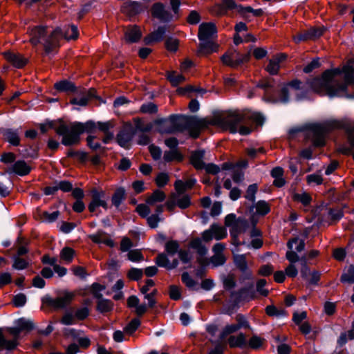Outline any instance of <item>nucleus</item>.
Instances as JSON below:
<instances>
[{"label": "nucleus", "mask_w": 354, "mask_h": 354, "mask_svg": "<svg viewBox=\"0 0 354 354\" xmlns=\"http://www.w3.org/2000/svg\"><path fill=\"white\" fill-rule=\"evenodd\" d=\"M264 120V117L258 112L249 110L235 111L226 115L216 117L211 121L194 116L187 117L185 129L188 130L190 136L194 138L198 137L202 129L209 125L219 127L232 133L239 132L241 135H248L252 132V128L241 125V124H248L252 122L257 125H262Z\"/></svg>", "instance_id": "1"}, {"label": "nucleus", "mask_w": 354, "mask_h": 354, "mask_svg": "<svg viewBox=\"0 0 354 354\" xmlns=\"http://www.w3.org/2000/svg\"><path fill=\"white\" fill-rule=\"evenodd\" d=\"M310 84L313 90L321 95L354 98V68L347 65L342 69L326 71Z\"/></svg>", "instance_id": "2"}, {"label": "nucleus", "mask_w": 354, "mask_h": 354, "mask_svg": "<svg viewBox=\"0 0 354 354\" xmlns=\"http://www.w3.org/2000/svg\"><path fill=\"white\" fill-rule=\"evenodd\" d=\"M336 129H344L348 133L351 145L354 147V122L347 119L329 120L323 124H310L306 129L305 136L314 146L322 147L325 145L326 133Z\"/></svg>", "instance_id": "3"}, {"label": "nucleus", "mask_w": 354, "mask_h": 354, "mask_svg": "<svg viewBox=\"0 0 354 354\" xmlns=\"http://www.w3.org/2000/svg\"><path fill=\"white\" fill-rule=\"evenodd\" d=\"M95 124L92 121L85 123L75 122L68 124L61 123L56 129V133L62 136V143L66 146L76 145L80 141V136L84 132H91Z\"/></svg>", "instance_id": "4"}, {"label": "nucleus", "mask_w": 354, "mask_h": 354, "mask_svg": "<svg viewBox=\"0 0 354 354\" xmlns=\"http://www.w3.org/2000/svg\"><path fill=\"white\" fill-rule=\"evenodd\" d=\"M61 34L59 28L49 32L44 26H36L30 31V41L34 46L42 44L46 52L49 53L57 46Z\"/></svg>", "instance_id": "5"}, {"label": "nucleus", "mask_w": 354, "mask_h": 354, "mask_svg": "<svg viewBox=\"0 0 354 354\" xmlns=\"http://www.w3.org/2000/svg\"><path fill=\"white\" fill-rule=\"evenodd\" d=\"M180 245L177 241H169L165 243V250L166 253L159 254L156 259V263L162 268L168 270L176 268L178 265V260L174 259L171 261L169 259V256L172 257L178 253Z\"/></svg>", "instance_id": "6"}, {"label": "nucleus", "mask_w": 354, "mask_h": 354, "mask_svg": "<svg viewBox=\"0 0 354 354\" xmlns=\"http://www.w3.org/2000/svg\"><path fill=\"white\" fill-rule=\"evenodd\" d=\"M226 229L216 223H213L209 229L202 233V239L205 242H209L212 239L221 240L227 236Z\"/></svg>", "instance_id": "7"}, {"label": "nucleus", "mask_w": 354, "mask_h": 354, "mask_svg": "<svg viewBox=\"0 0 354 354\" xmlns=\"http://www.w3.org/2000/svg\"><path fill=\"white\" fill-rule=\"evenodd\" d=\"M8 331L10 335L14 336L15 339L13 340H6L2 333V331L0 330V348H4L8 350H12L15 348L17 345V339L21 333L20 328L17 327L9 328Z\"/></svg>", "instance_id": "8"}, {"label": "nucleus", "mask_w": 354, "mask_h": 354, "mask_svg": "<svg viewBox=\"0 0 354 354\" xmlns=\"http://www.w3.org/2000/svg\"><path fill=\"white\" fill-rule=\"evenodd\" d=\"M225 249V245L221 243H216L212 251L214 255L210 259V262L214 267H218L225 263L226 258L223 254V250Z\"/></svg>", "instance_id": "9"}, {"label": "nucleus", "mask_w": 354, "mask_h": 354, "mask_svg": "<svg viewBox=\"0 0 354 354\" xmlns=\"http://www.w3.org/2000/svg\"><path fill=\"white\" fill-rule=\"evenodd\" d=\"M217 32L216 25L213 23L201 24L198 29V39L200 41H206L214 37Z\"/></svg>", "instance_id": "10"}, {"label": "nucleus", "mask_w": 354, "mask_h": 354, "mask_svg": "<svg viewBox=\"0 0 354 354\" xmlns=\"http://www.w3.org/2000/svg\"><path fill=\"white\" fill-rule=\"evenodd\" d=\"M100 206L104 209L108 207L106 201L104 199V192L93 189L92 191V201L88 205V209L91 212H93Z\"/></svg>", "instance_id": "11"}, {"label": "nucleus", "mask_w": 354, "mask_h": 354, "mask_svg": "<svg viewBox=\"0 0 354 354\" xmlns=\"http://www.w3.org/2000/svg\"><path fill=\"white\" fill-rule=\"evenodd\" d=\"M249 225L245 219L239 218L235 223L233 225L232 228L230 230V234L233 239V243L239 245L238 242V235L240 233L245 232Z\"/></svg>", "instance_id": "12"}, {"label": "nucleus", "mask_w": 354, "mask_h": 354, "mask_svg": "<svg viewBox=\"0 0 354 354\" xmlns=\"http://www.w3.org/2000/svg\"><path fill=\"white\" fill-rule=\"evenodd\" d=\"M75 297L71 292H65L62 295L50 301L49 304L55 308H64L71 304Z\"/></svg>", "instance_id": "13"}, {"label": "nucleus", "mask_w": 354, "mask_h": 354, "mask_svg": "<svg viewBox=\"0 0 354 354\" xmlns=\"http://www.w3.org/2000/svg\"><path fill=\"white\" fill-rule=\"evenodd\" d=\"M3 55L8 62L18 68L24 67L28 61L22 55L14 52H5Z\"/></svg>", "instance_id": "14"}, {"label": "nucleus", "mask_w": 354, "mask_h": 354, "mask_svg": "<svg viewBox=\"0 0 354 354\" xmlns=\"http://www.w3.org/2000/svg\"><path fill=\"white\" fill-rule=\"evenodd\" d=\"M151 14L153 17L163 21H168L171 16L169 12L165 10V6L161 3H156L151 8Z\"/></svg>", "instance_id": "15"}, {"label": "nucleus", "mask_w": 354, "mask_h": 354, "mask_svg": "<svg viewBox=\"0 0 354 354\" xmlns=\"http://www.w3.org/2000/svg\"><path fill=\"white\" fill-rule=\"evenodd\" d=\"M301 84V81L298 80H294L291 81L288 84L284 86L280 92V96L278 99L274 100V102L286 103L288 101V93L289 87L295 89H299Z\"/></svg>", "instance_id": "16"}, {"label": "nucleus", "mask_w": 354, "mask_h": 354, "mask_svg": "<svg viewBox=\"0 0 354 354\" xmlns=\"http://www.w3.org/2000/svg\"><path fill=\"white\" fill-rule=\"evenodd\" d=\"M167 124H170L171 127L172 133L176 131H182L185 129L187 117L179 115H171Z\"/></svg>", "instance_id": "17"}, {"label": "nucleus", "mask_w": 354, "mask_h": 354, "mask_svg": "<svg viewBox=\"0 0 354 354\" xmlns=\"http://www.w3.org/2000/svg\"><path fill=\"white\" fill-rule=\"evenodd\" d=\"M142 9V6L136 1H127L121 8L122 12L128 16H133L141 12Z\"/></svg>", "instance_id": "18"}, {"label": "nucleus", "mask_w": 354, "mask_h": 354, "mask_svg": "<svg viewBox=\"0 0 354 354\" xmlns=\"http://www.w3.org/2000/svg\"><path fill=\"white\" fill-rule=\"evenodd\" d=\"M89 239L96 243H104L111 248L114 247V241L106 236V234L103 231H98L97 233L88 236Z\"/></svg>", "instance_id": "19"}, {"label": "nucleus", "mask_w": 354, "mask_h": 354, "mask_svg": "<svg viewBox=\"0 0 354 354\" xmlns=\"http://www.w3.org/2000/svg\"><path fill=\"white\" fill-rule=\"evenodd\" d=\"M139 302H140L139 299L136 296H134V295L130 296L127 299L128 306L129 308H135L136 313L138 316H142L147 312V305L140 304Z\"/></svg>", "instance_id": "20"}, {"label": "nucleus", "mask_w": 354, "mask_h": 354, "mask_svg": "<svg viewBox=\"0 0 354 354\" xmlns=\"http://www.w3.org/2000/svg\"><path fill=\"white\" fill-rule=\"evenodd\" d=\"M166 32L165 26H160L150 35L145 38L146 44H151L152 42L160 41L163 39Z\"/></svg>", "instance_id": "21"}, {"label": "nucleus", "mask_w": 354, "mask_h": 354, "mask_svg": "<svg viewBox=\"0 0 354 354\" xmlns=\"http://www.w3.org/2000/svg\"><path fill=\"white\" fill-rule=\"evenodd\" d=\"M205 156V151L199 150L193 152L190 157L192 165L196 169H203L205 167V163L203 160Z\"/></svg>", "instance_id": "22"}, {"label": "nucleus", "mask_w": 354, "mask_h": 354, "mask_svg": "<svg viewBox=\"0 0 354 354\" xmlns=\"http://www.w3.org/2000/svg\"><path fill=\"white\" fill-rule=\"evenodd\" d=\"M31 167L24 160H17L12 166V172L19 176H26L30 173Z\"/></svg>", "instance_id": "23"}, {"label": "nucleus", "mask_w": 354, "mask_h": 354, "mask_svg": "<svg viewBox=\"0 0 354 354\" xmlns=\"http://www.w3.org/2000/svg\"><path fill=\"white\" fill-rule=\"evenodd\" d=\"M141 36V31L138 26L129 27L125 32V39L129 43L138 41Z\"/></svg>", "instance_id": "24"}, {"label": "nucleus", "mask_w": 354, "mask_h": 354, "mask_svg": "<svg viewBox=\"0 0 354 354\" xmlns=\"http://www.w3.org/2000/svg\"><path fill=\"white\" fill-rule=\"evenodd\" d=\"M3 137L7 142L13 146H19L20 144V138L17 130L6 129L3 132Z\"/></svg>", "instance_id": "25"}, {"label": "nucleus", "mask_w": 354, "mask_h": 354, "mask_svg": "<svg viewBox=\"0 0 354 354\" xmlns=\"http://www.w3.org/2000/svg\"><path fill=\"white\" fill-rule=\"evenodd\" d=\"M228 343L230 347H245L247 345L246 337L243 333H240L237 336H230L228 339Z\"/></svg>", "instance_id": "26"}, {"label": "nucleus", "mask_w": 354, "mask_h": 354, "mask_svg": "<svg viewBox=\"0 0 354 354\" xmlns=\"http://www.w3.org/2000/svg\"><path fill=\"white\" fill-rule=\"evenodd\" d=\"M218 46L209 40L201 41L199 53L202 55H207L213 52L217 51Z\"/></svg>", "instance_id": "27"}, {"label": "nucleus", "mask_w": 354, "mask_h": 354, "mask_svg": "<svg viewBox=\"0 0 354 354\" xmlns=\"http://www.w3.org/2000/svg\"><path fill=\"white\" fill-rule=\"evenodd\" d=\"M236 55H238L236 51L227 52L221 57V61L223 64L226 66L236 68L238 66V64H236Z\"/></svg>", "instance_id": "28"}, {"label": "nucleus", "mask_w": 354, "mask_h": 354, "mask_svg": "<svg viewBox=\"0 0 354 354\" xmlns=\"http://www.w3.org/2000/svg\"><path fill=\"white\" fill-rule=\"evenodd\" d=\"M132 139L131 133L127 131H120L117 136L118 143L124 148L128 149L130 146V142Z\"/></svg>", "instance_id": "29"}, {"label": "nucleus", "mask_w": 354, "mask_h": 354, "mask_svg": "<svg viewBox=\"0 0 354 354\" xmlns=\"http://www.w3.org/2000/svg\"><path fill=\"white\" fill-rule=\"evenodd\" d=\"M166 196L162 191L159 189L155 190L153 194L147 198L146 203L149 205H153L156 203L165 201Z\"/></svg>", "instance_id": "30"}, {"label": "nucleus", "mask_w": 354, "mask_h": 354, "mask_svg": "<svg viewBox=\"0 0 354 354\" xmlns=\"http://www.w3.org/2000/svg\"><path fill=\"white\" fill-rule=\"evenodd\" d=\"M163 159L165 162H167L173 160L180 162L183 160V156L176 149H174L170 151H165Z\"/></svg>", "instance_id": "31"}, {"label": "nucleus", "mask_w": 354, "mask_h": 354, "mask_svg": "<svg viewBox=\"0 0 354 354\" xmlns=\"http://www.w3.org/2000/svg\"><path fill=\"white\" fill-rule=\"evenodd\" d=\"M62 34L59 39L64 36L66 39H75L78 37L79 32L77 28L74 25H71L65 28L64 32L61 30Z\"/></svg>", "instance_id": "32"}, {"label": "nucleus", "mask_w": 354, "mask_h": 354, "mask_svg": "<svg viewBox=\"0 0 354 354\" xmlns=\"http://www.w3.org/2000/svg\"><path fill=\"white\" fill-rule=\"evenodd\" d=\"M256 209V214L260 216H264L270 211L269 203L265 201L261 200L256 203L254 205Z\"/></svg>", "instance_id": "33"}, {"label": "nucleus", "mask_w": 354, "mask_h": 354, "mask_svg": "<svg viewBox=\"0 0 354 354\" xmlns=\"http://www.w3.org/2000/svg\"><path fill=\"white\" fill-rule=\"evenodd\" d=\"M190 247L196 250L197 253L201 256H203L207 254V249L203 244L202 240L199 238L194 239L190 242Z\"/></svg>", "instance_id": "34"}, {"label": "nucleus", "mask_w": 354, "mask_h": 354, "mask_svg": "<svg viewBox=\"0 0 354 354\" xmlns=\"http://www.w3.org/2000/svg\"><path fill=\"white\" fill-rule=\"evenodd\" d=\"M167 77L174 86H178L185 80V77L183 75L175 71L168 72Z\"/></svg>", "instance_id": "35"}, {"label": "nucleus", "mask_w": 354, "mask_h": 354, "mask_svg": "<svg viewBox=\"0 0 354 354\" xmlns=\"http://www.w3.org/2000/svg\"><path fill=\"white\" fill-rule=\"evenodd\" d=\"M293 199L295 201L301 203L304 206H308L312 201L311 196L306 192L295 194L293 195Z\"/></svg>", "instance_id": "36"}, {"label": "nucleus", "mask_w": 354, "mask_h": 354, "mask_svg": "<svg viewBox=\"0 0 354 354\" xmlns=\"http://www.w3.org/2000/svg\"><path fill=\"white\" fill-rule=\"evenodd\" d=\"M75 250L71 248L65 247L60 252V258L66 263H70L74 257Z\"/></svg>", "instance_id": "37"}, {"label": "nucleus", "mask_w": 354, "mask_h": 354, "mask_svg": "<svg viewBox=\"0 0 354 354\" xmlns=\"http://www.w3.org/2000/svg\"><path fill=\"white\" fill-rule=\"evenodd\" d=\"M113 304L108 299H100L97 302V309L102 313H108L113 309Z\"/></svg>", "instance_id": "38"}, {"label": "nucleus", "mask_w": 354, "mask_h": 354, "mask_svg": "<svg viewBox=\"0 0 354 354\" xmlns=\"http://www.w3.org/2000/svg\"><path fill=\"white\" fill-rule=\"evenodd\" d=\"M169 119L159 120L156 122L157 129L161 133H172L171 124H167Z\"/></svg>", "instance_id": "39"}, {"label": "nucleus", "mask_w": 354, "mask_h": 354, "mask_svg": "<svg viewBox=\"0 0 354 354\" xmlns=\"http://www.w3.org/2000/svg\"><path fill=\"white\" fill-rule=\"evenodd\" d=\"M125 190L123 188H118L112 196V203L115 207H118L124 199Z\"/></svg>", "instance_id": "40"}, {"label": "nucleus", "mask_w": 354, "mask_h": 354, "mask_svg": "<svg viewBox=\"0 0 354 354\" xmlns=\"http://www.w3.org/2000/svg\"><path fill=\"white\" fill-rule=\"evenodd\" d=\"M295 245V250L298 252H301L304 250L305 243L304 240L299 239V238H293L288 242V247L290 249H293V245Z\"/></svg>", "instance_id": "41"}, {"label": "nucleus", "mask_w": 354, "mask_h": 354, "mask_svg": "<svg viewBox=\"0 0 354 354\" xmlns=\"http://www.w3.org/2000/svg\"><path fill=\"white\" fill-rule=\"evenodd\" d=\"M55 88L59 91H74L75 86L73 83L67 80L60 81L55 84Z\"/></svg>", "instance_id": "42"}, {"label": "nucleus", "mask_w": 354, "mask_h": 354, "mask_svg": "<svg viewBox=\"0 0 354 354\" xmlns=\"http://www.w3.org/2000/svg\"><path fill=\"white\" fill-rule=\"evenodd\" d=\"M94 90H90L88 94L86 96H83L80 98H74L71 100V103L73 104H77L80 106H86L89 99L94 96Z\"/></svg>", "instance_id": "43"}, {"label": "nucleus", "mask_w": 354, "mask_h": 354, "mask_svg": "<svg viewBox=\"0 0 354 354\" xmlns=\"http://www.w3.org/2000/svg\"><path fill=\"white\" fill-rule=\"evenodd\" d=\"M12 268L16 270H24L29 265V261L19 257H13Z\"/></svg>", "instance_id": "44"}, {"label": "nucleus", "mask_w": 354, "mask_h": 354, "mask_svg": "<svg viewBox=\"0 0 354 354\" xmlns=\"http://www.w3.org/2000/svg\"><path fill=\"white\" fill-rule=\"evenodd\" d=\"M280 64L277 60L274 58L269 60V63L266 67V71L272 75H277L279 71Z\"/></svg>", "instance_id": "45"}, {"label": "nucleus", "mask_w": 354, "mask_h": 354, "mask_svg": "<svg viewBox=\"0 0 354 354\" xmlns=\"http://www.w3.org/2000/svg\"><path fill=\"white\" fill-rule=\"evenodd\" d=\"M127 257L128 259L133 262H139L144 259V256L140 250H129Z\"/></svg>", "instance_id": "46"}, {"label": "nucleus", "mask_w": 354, "mask_h": 354, "mask_svg": "<svg viewBox=\"0 0 354 354\" xmlns=\"http://www.w3.org/2000/svg\"><path fill=\"white\" fill-rule=\"evenodd\" d=\"M266 313L269 316L281 317L286 315V310L283 309H277L274 306H268L266 308Z\"/></svg>", "instance_id": "47"}, {"label": "nucleus", "mask_w": 354, "mask_h": 354, "mask_svg": "<svg viewBox=\"0 0 354 354\" xmlns=\"http://www.w3.org/2000/svg\"><path fill=\"white\" fill-rule=\"evenodd\" d=\"M140 325V321L138 319H133L124 328V331L129 335H132Z\"/></svg>", "instance_id": "48"}, {"label": "nucleus", "mask_w": 354, "mask_h": 354, "mask_svg": "<svg viewBox=\"0 0 354 354\" xmlns=\"http://www.w3.org/2000/svg\"><path fill=\"white\" fill-rule=\"evenodd\" d=\"M59 215V211H55L52 213H49L48 212H43L41 216V219L44 222L52 223L57 219Z\"/></svg>", "instance_id": "49"}, {"label": "nucleus", "mask_w": 354, "mask_h": 354, "mask_svg": "<svg viewBox=\"0 0 354 354\" xmlns=\"http://www.w3.org/2000/svg\"><path fill=\"white\" fill-rule=\"evenodd\" d=\"M258 190V186L257 184H252L248 186L245 197L248 201L254 202L255 201V195Z\"/></svg>", "instance_id": "50"}, {"label": "nucleus", "mask_w": 354, "mask_h": 354, "mask_svg": "<svg viewBox=\"0 0 354 354\" xmlns=\"http://www.w3.org/2000/svg\"><path fill=\"white\" fill-rule=\"evenodd\" d=\"M240 295L243 299L250 301L255 298V292L252 288H245L240 290Z\"/></svg>", "instance_id": "51"}, {"label": "nucleus", "mask_w": 354, "mask_h": 354, "mask_svg": "<svg viewBox=\"0 0 354 354\" xmlns=\"http://www.w3.org/2000/svg\"><path fill=\"white\" fill-rule=\"evenodd\" d=\"M169 180V176L167 173H160L155 181L158 187H162L165 186Z\"/></svg>", "instance_id": "52"}, {"label": "nucleus", "mask_w": 354, "mask_h": 354, "mask_svg": "<svg viewBox=\"0 0 354 354\" xmlns=\"http://www.w3.org/2000/svg\"><path fill=\"white\" fill-rule=\"evenodd\" d=\"M306 181L309 185H321L323 182V178L319 174H313L306 176Z\"/></svg>", "instance_id": "53"}, {"label": "nucleus", "mask_w": 354, "mask_h": 354, "mask_svg": "<svg viewBox=\"0 0 354 354\" xmlns=\"http://www.w3.org/2000/svg\"><path fill=\"white\" fill-rule=\"evenodd\" d=\"M157 111V106L152 102L143 104L140 107V111L143 113H156Z\"/></svg>", "instance_id": "54"}, {"label": "nucleus", "mask_w": 354, "mask_h": 354, "mask_svg": "<svg viewBox=\"0 0 354 354\" xmlns=\"http://www.w3.org/2000/svg\"><path fill=\"white\" fill-rule=\"evenodd\" d=\"M341 281L349 283L354 282V267H351L346 272L342 275Z\"/></svg>", "instance_id": "55"}, {"label": "nucleus", "mask_w": 354, "mask_h": 354, "mask_svg": "<svg viewBox=\"0 0 354 354\" xmlns=\"http://www.w3.org/2000/svg\"><path fill=\"white\" fill-rule=\"evenodd\" d=\"M263 339L257 335H254L250 339L248 342V345L250 348L257 349L259 348L263 344Z\"/></svg>", "instance_id": "56"}, {"label": "nucleus", "mask_w": 354, "mask_h": 354, "mask_svg": "<svg viewBox=\"0 0 354 354\" xmlns=\"http://www.w3.org/2000/svg\"><path fill=\"white\" fill-rule=\"evenodd\" d=\"M12 301L16 307H22L26 303V296L23 293H19L14 297Z\"/></svg>", "instance_id": "57"}, {"label": "nucleus", "mask_w": 354, "mask_h": 354, "mask_svg": "<svg viewBox=\"0 0 354 354\" xmlns=\"http://www.w3.org/2000/svg\"><path fill=\"white\" fill-rule=\"evenodd\" d=\"M133 247L132 241L128 237H123L120 242V249L122 252H127Z\"/></svg>", "instance_id": "58"}, {"label": "nucleus", "mask_w": 354, "mask_h": 354, "mask_svg": "<svg viewBox=\"0 0 354 354\" xmlns=\"http://www.w3.org/2000/svg\"><path fill=\"white\" fill-rule=\"evenodd\" d=\"M234 261L236 266L242 271L247 269V263L243 255H237L234 257Z\"/></svg>", "instance_id": "59"}, {"label": "nucleus", "mask_w": 354, "mask_h": 354, "mask_svg": "<svg viewBox=\"0 0 354 354\" xmlns=\"http://www.w3.org/2000/svg\"><path fill=\"white\" fill-rule=\"evenodd\" d=\"M142 270L138 268H131L128 272V277L131 280L137 281L142 277Z\"/></svg>", "instance_id": "60"}, {"label": "nucleus", "mask_w": 354, "mask_h": 354, "mask_svg": "<svg viewBox=\"0 0 354 354\" xmlns=\"http://www.w3.org/2000/svg\"><path fill=\"white\" fill-rule=\"evenodd\" d=\"M17 328H20V331L21 332L23 330H31L33 326L30 322L22 318L17 321Z\"/></svg>", "instance_id": "61"}, {"label": "nucleus", "mask_w": 354, "mask_h": 354, "mask_svg": "<svg viewBox=\"0 0 354 354\" xmlns=\"http://www.w3.org/2000/svg\"><path fill=\"white\" fill-rule=\"evenodd\" d=\"M176 205L178 206L181 209H186L190 205V198L188 196H183L180 198H176Z\"/></svg>", "instance_id": "62"}, {"label": "nucleus", "mask_w": 354, "mask_h": 354, "mask_svg": "<svg viewBox=\"0 0 354 354\" xmlns=\"http://www.w3.org/2000/svg\"><path fill=\"white\" fill-rule=\"evenodd\" d=\"M89 315V310L87 307H82L77 309L75 314V317L79 320H84Z\"/></svg>", "instance_id": "63"}, {"label": "nucleus", "mask_w": 354, "mask_h": 354, "mask_svg": "<svg viewBox=\"0 0 354 354\" xmlns=\"http://www.w3.org/2000/svg\"><path fill=\"white\" fill-rule=\"evenodd\" d=\"M161 218L158 214H152L147 217V223L151 228H156Z\"/></svg>", "instance_id": "64"}]
</instances>
